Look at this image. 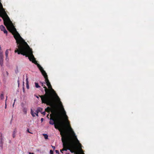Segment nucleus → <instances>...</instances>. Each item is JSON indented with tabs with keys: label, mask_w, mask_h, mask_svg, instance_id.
<instances>
[{
	"label": "nucleus",
	"mask_w": 154,
	"mask_h": 154,
	"mask_svg": "<svg viewBox=\"0 0 154 154\" xmlns=\"http://www.w3.org/2000/svg\"><path fill=\"white\" fill-rule=\"evenodd\" d=\"M52 146V147L53 148V149H55V147L54 146Z\"/></svg>",
	"instance_id": "nucleus-25"
},
{
	"label": "nucleus",
	"mask_w": 154,
	"mask_h": 154,
	"mask_svg": "<svg viewBox=\"0 0 154 154\" xmlns=\"http://www.w3.org/2000/svg\"><path fill=\"white\" fill-rule=\"evenodd\" d=\"M16 129L14 130L13 132L12 136L14 138L15 137V134L16 133Z\"/></svg>",
	"instance_id": "nucleus-9"
},
{
	"label": "nucleus",
	"mask_w": 154,
	"mask_h": 154,
	"mask_svg": "<svg viewBox=\"0 0 154 154\" xmlns=\"http://www.w3.org/2000/svg\"><path fill=\"white\" fill-rule=\"evenodd\" d=\"M50 154H54L53 151L52 150H50Z\"/></svg>",
	"instance_id": "nucleus-21"
},
{
	"label": "nucleus",
	"mask_w": 154,
	"mask_h": 154,
	"mask_svg": "<svg viewBox=\"0 0 154 154\" xmlns=\"http://www.w3.org/2000/svg\"><path fill=\"white\" fill-rule=\"evenodd\" d=\"M40 83L42 86L45 88V92L44 95H39L41 99L42 103L46 104L47 105L53 107L54 105V97L53 94L47 88L43 83L40 82Z\"/></svg>",
	"instance_id": "nucleus-3"
},
{
	"label": "nucleus",
	"mask_w": 154,
	"mask_h": 154,
	"mask_svg": "<svg viewBox=\"0 0 154 154\" xmlns=\"http://www.w3.org/2000/svg\"><path fill=\"white\" fill-rule=\"evenodd\" d=\"M14 103H14H14H13V107H14Z\"/></svg>",
	"instance_id": "nucleus-30"
},
{
	"label": "nucleus",
	"mask_w": 154,
	"mask_h": 154,
	"mask_svg": "<svg viewBox=\"0 0 154 154\" xmlns=\"http://www.w3.org/2000/svg\"><path fill=\"white\" fill-rule=\"evenodd\" d=\"M37 97V98H39V97H38V96H37V97Z\"/></svg>",
	"instance_id": "nucleus-35"
},
{
	"label": "nucleus",
	"mask_w": 154,
	"mask_h": 154,
	"mask_svg": "<svg viewBox=\"0 0 154 154\" xmlns=\"http://www.w3.org/2000/svg\"><path fill=\"white\" fill-rule=\"evenodd\" d=\"M16 100V99H15V100H14V102H15V101Z\"/></svg>",
	"instance_id": "nucleus-32"
},
{
	"label": "nucleus",
	"mask_w": 154,
	"mask_h": 154,
	"mask_svg": "<svg viewBox=\"0 0 154 154\" xmlns=\"http://www.w3.org/2000/svg\"><path fill=\"white\" fill-rule=\"evenodd\" d=\"M27 131L29 133H30V132L29 131V130H27Z\"/></svg>",
	"instance_id": "nucleus-29"
},
{
	"label": "nucleus",
	"mask_w": 154,
	"mask_h": 154,
	"mask_svg": "<svg viewBox=\"0 0 154 154\" xmlns=\"http://www.w3.org/2000/svg\"><path fill=\"white\" fill-rule=\"evenodd\" d=\"M55 152L56 153H57L58 154H59V151L58 150H56Z\"/></svg>",
	"instance_id": "nucleus-22"
},
{
	"label": "nucleus",
	"mask_w": 154,
	"mask_h": 154,
	"mask_svg": "<svg viewBox=\"0 0 154 154\" xmlns=\"http://www.w3.org/2000/svg\"><path fill=\"white\" fill-rule=\"evenodd\" d=\"M44 120V119L43 118H42L41 119V121L42 122Z\"/></svg>",
	"instance_id": "nucleus-24"
},
{
	"label": "nucleus",
	"mask_w": 154,
	"mask_h": 154,
	"mask_svg": "<svg viewBox=\"0 0 154 154\" xmlns=\"http://www.w3.org/2000/svg\"><path fill=\"white\" fill-rule=\"evenodd\" d=\"M42 110H43V109L42 108H40V107H39V108H38V109L36 110H37L39 112H41L42 111Z\"/></svg>",
	"instance_id": "nucleus-15"
},
{
	"label": "nucleus",
	"mask_w": 154,
	"mask_h": 154,
	"mask_svg": "<svg viewBox=\"0 0 154 154\" xmlns=\"http://www.w3.org/2000/svg\"><path fill=\"white\" fill-rule=\"evenodd\" d=\"M26 82H27V81L28 82V78L26 79Z\"/></svg>",
	"instance_id": "nucleus-27"
},
{
	"label": "nucleus",
	"mask_w": 154,
	"mask_h": 154,
	"mask_svg": "<svg viewBox=\"0 0 154 154\" xmlns=\"http://www.w3.org/2000/svg\"><path fill=\"white\" fill-rule=\"evenodd\" d=\"M35 86L37 88H39L40 87V86L38 85V83L35 82Z\"/></svg>",
	"instance_id": "nucleus-14"
},
{
	"label": "nucleus",
	"mask_w": 154,
	"mask_h": 154,
	"mask_svg": "<svg viewBox=\"0 0 154 154\" xmlns=\"http://www.w3.org/2000/svg\"><path fill=\"white\" fill-rule=\"evenodd\" d=\"M24 51V52H25L26 54L25 55H23L25 56L26 57H28L30 61H32L33 63H34L37 65L38 67V68L45 79V81L47 85L48 86V88L51 90V91H50L52 93V94H53L54 96V100L56 98L57 100L60 101V98L57 96L55 91L52 88V86L48 79L47 73L44 70L42 67L35 60V58L33 54L32 49L29 47V49H28L27 51V50L26 51L25 50V51Z\"/></svg>",
	"instance_id": "nucleus-1"
},
{
	"label": "nucleus",
	"mask_w": 154,
	"mask_h": 154,
	"mask_svg": "<svg viewBox=\"0 0 154 154\" xmlns=\"http://www.w3.org/2000/svg\"><path fill=\"white\" fill-rule=\"evenodd\" d=\"M7 96H6V98L5 100V109H6V107H7L6 101H7Z\"/></svg>",
	"instance_id": "nucleus-19"
},
{
	"label": "nucleus",
	"mask_w": 154,
	"mask_h": 154,
	"mask_svg": "<svg viewBox=\"0 0 154 154\" xmlns=\"http://www.w3.org/2000/svg\"><path fill=\"white\" fill-rule=\"evenodd\" d=\"M31 114L33 117H35V113L33 111L32 109H31Z\"/></svg>",
	"instance_id": "nucleus-12"
},
{
	"label": "nucleus",
	"mask_w": 154,
	"mask_h": 154,
	"mask_svg": "<svg viewBox=\"0 0 154 154\" xmlns=\"http://www.w3.org/2000/svg\"><path fill=\"white\" fill-rule=\"evenodd\" d=\"M6 73H7V75H8V72H6Z\"/></svg>",
	"instance_id": "nucleus-33"
},
{
	"label": "nucleus",
	"mask_w": 154,
	"mask_h": 154,
	"mask_svg": "<svg viewBox=\"0 0 154 154\" xmlns=\"http://www.w3.org/2000/svg\"><path fill=\"white\" fill-rule=\"evenodd\" d=\"M43 135L45 139H48V136L47 134H43Z\"/></svg>",
	"instance_id": "nucleus-16"
},
{
	"label": "nucleus",
	"mask_w": 154,
	"mask_h": 154,
	"mask_svg": "<svg viewBox=\"0 0 154 154\" xmlns=\"http://www.w3.org/2000/svg\"><path fill=\"white\" fill-rule=\"evenodd\" d=\"M42 114L43 115H45V111L43 112H42Z\"/></svg>",
	"instance_id": "nucleus-23"
},
{
	"label": "nucleus",
	"mask_w": 154,
	"mask_h": 154,
	"mask_svg": "<svg viewBox=\"0 0 154 154\" xmlns=\"http://www.w3.org/2000/svg\"><path fill=\"white\" fill-rule=\"evenodd\" d=\"M0 137H1V142H0V143H1L2 144H2L3 143V139L2 138V134L1 133H0Z\"/></svg>",
	"instance_id": "nucleus-8"
},
{
	"label": "nucleus",
	"mask_w": 154,
	"mask_h": 154,
	"mask_svg": "<svg viewBox=\"0 0 154 154\" xmlns=\"http://www.w3.org/2000/svg\"><path fill=\"white\" fill-rule=\"evenodd\" d=\"M23 112L25 114H26L27 113V109L26 108H24L23 109Z\"/></svg>",
	"instance_id": "nucleus-13"
},
{
	"label": "nucleus",
	"mask_w": 154,
	"mask_h": 154,
	"mask_svg": "<svg viewBox=\"0 0 154 154\" xmlns=\"http://www.w3.org/2000/svg\"><path fill=\"white\" fill-rule=\"evenodd\" d=\"M77 154H81L79 152Z\"/></svg>",
	"instance_id": "nucleus-31"
},
{
	"label": "nucleus",
	"mask_w": 154,
	"mask_h": 154,
	"mask_svg": "<svg viewBox=\"0 0 154 154\" xmlns=\"http://www.w3.org/2000/svg\"><path fill=\"white\" fill-rule=\"evenodd\" d=\"M8 49H7L5 52V55L6 57V60L7 59L8 53Z\"/></svg>",
	"instance_id": "nucleus-11"
},
{
	"label": "nucleus",
	"mask_w": 154,
	"mask_h": 154,
	"mask_svg": "<svg viewBox=\"0 0 154 154\" xmlns=\"http://www.w3.org/2000/svg\"><path fill=\"white\" fill-rule=\"evenodd\" d=\"M0 97L1 99H3L4 98V95L3 94H1L0 95Z\"/></svg>",
	"instance_id": "nucleus-17"
},
{
	"label": "nucleus",
	"mask_w": 154,
	"mask_h": 154,
	"mask_svg": "<svg viewBox=\"0 0 154 154\" xmlns=\"http://www.w3.org/2000/svg\"><path fill=\"white\" fill-rule=\"evenodd\" d=\"M49 116V114H48L47 116V117H48V116Z\"/></svg>",
	"instance_id": "nucleus-34"
},
{
	"label": "nucleus",
	"mask_w": 154,
	"mask_h": 154,
	"mask_svg": "<svg viewBox=\"0 0 154 154\" xmlns=\"http://www.w3.org/2000/svg\"><path fill=\"white\" fill-rule=\"evenodd\" d=\"M23 92H24V91H25V89H24V88L23 87Z\"/></svg>",
	"instance_id": "nucleus-26"
},
{
	"label": "nucleus",
	"mask_w": 154,
	"mask_h": 154,
	"mask_svg": "<svg viewBox=\"0 0 154 154\" xmlns=\"http://www.w3.org/2000/svg\"><path fill=\"white\" fill-rule=\"evenodd\" d=\"M0 29L1 31H3L4 32V33L6 34H7L8 32L6 30L5 26H3L2 25H1L0 26Z\"/></svg>",
	"instance_id": "nucleus-7"
},
{
	"label": "nucleus",
	"mask_w": 154,
	"mask_h": 154,
	"mask_svg": "<svg viewBox=\"0 0 154 154\" xmlns=\"http://www.w3.org/2000/svg\"><path fill=\"white\" fill-rule=\"evenodd\" d=\"M60 134L61 135V140L63 143V148L61 150H60V152L63 153V151H67V150H70L72 153L74 152L71 149L72 148L73 149H75V146L73 143H72L70 145H68L67 143V141L70 140L72 142V140L71 137L68 135L66 134V131L65 134L63 133V132L61 131Z\"/></svg>",
	"instance_id": "nucleus-4"
},
{
	"label": "nucleus",
	"mask_w": 154,
	"mask_h": 154,
	"mask_svg": "<svg viewBox=\"0 0 154 154\" xmlns=\"http://www.w3.org/2000/svg\"><path fill=\"white\" fill-rule=\"evenodd\" d=\"M51 109L49 107H48L46 108L45 109V111L49 112L51 110Z\"/></svg>",
	"instance_id": "nucleus-10"
},
{
	"label": "nucleus",
	"mask_w": 154,
	"mask_h": 154,
	"mask_svg": "<svg viewBox=\"0 0 154 154\" xmlns=\"http://www.w3.org/2000/svg\"><path fill=\"white\" fill-rule=\"evenodd\" d=\"M38 111L37 110H36L35 111V114L36 115V116H38Z\"/></svg>",
	"instance_id": "nucleus-18"
},
{
	"label": "nucleus",
	"mask_w": 154,
	"mask_h": 154,
	"mask_svg": "<svg viewBox=\"0 0 154 154\" xmlns=\"http://www.w3.org/2000/svg\"><path fill=\"white\" fill-rule=\"evenodd\" d=\"M3 56L2 52H0V64L2 66L3 64Z\"/></svg>",
	"instance_id": "nucleus-6"
},
{
	"label": "nucleus",
	"mask_w": 154,
	"mask_h": 154,
	"mask_svg": "<svg viewBox=\"0 0 154 154\" xmlns=\"http://www.w3.org/2000/svg\"><path fill=\"white\" fill-rule=\"evenodd\" d=\"M26 87L27 89H28L29 88V86L28 85V82L27 81V83H26Z\"/></svg>",
	"instance_id": "nucleus-20"
},
{
	"label": "nucleus",
	"mask_w": 154,
	"mask_h": 154,
	"mask_svg": "<svg viewBox=\"0 0 154 154\" xmlns=\"http://www.w3.org/2000/svg\"><path fill=\"white\" fill-rule=\"evenodd\" d=\"M64 114L65 115V119L67 121V127L68 128L69 131L71 132V133L72 134V135L73 136V138L74 139V140H75V141L76 143H77L78 144L79 146L80 147V150L81 152L82 153V154H84L83 153V150L82 149V148H81L82 145H81V144L79 143V141L78 140L76 136L75 135V134L74 132L73 131L72 129V128L70 125L69 122L68 120V117H67V116L66 115V112H65V111H64Z\"/></svg>",
	"instance_id": "nucleus-5"
},
{
	"label": "nucleus",
	"mask_w": 154,
	"mask_h": 154,
	"mask_svg": "<svg viewBox=\"0 0 154 154\" xmlns=\"http://www.w3.org/2000/svg\"><path fill=\"white\" fill-rule=\"evenodd\" d=\"M66 154H69V153H66Z\"/></svg>",
	"instance_id": "nucleus-36"
},
{
	"label": "nucleus",
	"mask_w": 154,
	"mask_h": 154,
	"mask_svg": "<svg viewBox=\"0 0 154 154\" xmlns=\"http://www.w3.org/2000/svg\"><path fill=\"white\" fill-rule=\"evenodd\" d=\"M29 154H34V153H31V152H29Z\"/></svg>",
	"instance_id": "nucleus-28"
},
{
	"label": "nucleus",
	"mask_w": 154,
	"mask_h": 154,
	"mask_svg": "<svg viewBox=\"0 0 154 154\" xmlns=\"http://www.w3.org/2000/svg\"><path fill=\"white\" fill-rule=\"evenodd\" d=\"M52 113L50 114L49 123L51 125H54V128L58 129L61 133L65 134L66 131L65 128L64 122L62 120L61 115L55 111L52 110Z\"/></svg>",
	"instance_id": "nucleus-2"
}]
</instances>
